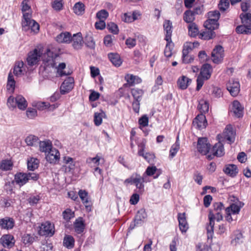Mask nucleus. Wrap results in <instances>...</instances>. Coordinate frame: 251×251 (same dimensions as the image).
I'll use <instances>...</instances> for the list:
<instances>
[{
  "label": "nucleus",
  "instance_id": "f3484780",
  "mask_svg": "<svg viewBox=\"0 0 251 251\" xmlns=\"http://www.w3.org/2000/svg\"><path fill=\"white\" fill-rule=\"evenodd\" d=\"M60 153L59 151L55 149H52L48 152L46 158L50 163H55L59 159Z\"/></svg>",
  "mask_w": 251,
  "mask_h": 251
},
{
  "label": "nucleus",
  "instance_id": "72a5a7b5",
  "mask_svg": "<svg viewBox=\"0 0 251 251\" xmlns=\"http://www.w3.org/2000/svg\"><path fill=\"white\" fill-rule=\"evenodd\" d=\"M108 58L111 63L115 66H120L122 62L120 56L117 53H110L108 54Z\"/></svg>",
  "mask_w": 251,
  "mask_h": 251
},
{
  "label": "nucleus",
  "instance_id": "f03ea898",
  "mask_svg": "<svg viewBox=\"0 0 251 251\" xmlns=\"http://www.w3.org/2000/svg\"><path fill=\"white\" fill-rule=\"evenodd\" d=\"M31 13H24L22 20V29L25 31L31 30L37 33L39 30V25L34 20L31 19Z\"/></svg>",
  "mask_w": 251,
  "mask_h": 251
},
{
  "label": "nucleus",
  "instance_id": "f257e3e1",
  "mask_svg": "<svg viewBox=\"0 0 251 251\" xmlns=\"http://www.w3.org/2000/svg\"><path fill=\"white\" fill-rule=\"evenodd\" d=\"M7 105L11 110L18 107L21 110H25L27 107L28 103L22 95H19L15 98L10 96L7 99Z\"/></svg>",
  "mask_w": 251,
  "mask_h": 251
},
{
  "label": "nucleus",
  "instance_id": "7ed1b4c3",
  "mask_svg": "<svg viewBox=\"0 0 251 251\" xmlns=\"http://www.w3.org/2000/svg\"><path fill=\"white\" fill-rule=\"evenodd\" d=\"M217 219V221H220L223 219L222 214L221 212H213L210 211L208 214L209 224L206 226V230L208 238L212 237L214 233V219Z\"/></svg>",
  "mask_w": 251,
  "mask_h": 251
},
{
  "label": "nucleus",
  "instance_id": "393cba45",
  "mask_svg": "<svg viewBox=\"0 0 251 251\" xmlns=\"http://www.w3.org/2000/svg\"><path fill=\"white\" fill-rule=\"evenodd\" d=\"M212 151L213 152V155L217 157H221L225 154V150L223 144L219 142L215 144L213 146Z\"/></svg>",
  "mask_w": 251,
  "mask_h": 251
},
{
  "label": "nucleus",
  "instance_id": "49530a36",
  "mask_svg": "<svg viewBox=\"0 0 251 251\" xmlns=\"http://www.w3.org/2000/svg\"><path fill=\"white\" fill-rule=\"evenodd\" d=\"M194 16L195 15L192 11L187 10L184 13L183 20L186 23L191 24L193 23V22L195 20Z\"/></svg>",
  "mask_w": 251,
  "mask_h": 251
},
{
  "label": "nucleus",
  "instance_id": "5701e85b",
  "mask_svg": "<svg viewBox=\"0 0 251 251\" xmlns=\"http://www.w3.org/2000/svg\"><path fill=\"white\" fill-rule=\"evenodd\" d=\"M243 205V203L239 201L238 203L237 202L232 203L225 209V211L226 212H230L232 214H238Z\"/></svg>",
  "mask_w": 251,
  "mask_h": 251
},
{
  "label": "nucleus",
  "instance_id": "680f3d73",
  "mask_svg": "<svg viewBox=\"0 0 251 251\" xmlns=\"http://www.w3.org/2000/svg\"><path fill=\"white\" fill-rule=\"evenodd\" d=\"M122 19L125 22L130 23L136 20L137 18H134V17L132 16L131 13H126L124 14L122 17Z\"/></svg>",
  "mask_w": 251,
  "mask_h": 251
},
{
  "label": "nucleus",
  "instance_id": "c9c22d12",
  "mask_svg": "<svg viewBox=\"0 0 251 251\" xmlns=\"http://www.w3.org/2000/svg\"><path fill=\"white\" fill-rule=\"evenodd\" d=\"M188 34L191 37H196L199 32L198 25L195 23L189 24L188 26Z\"/></svg>",
  "mask_w": 251,
  "mask_h": 251
},
{
  "label": "nucleus",
  "instance_id": "2f4dec72",
  "mask_svg": "<svg viewBox=\"0 0 251 251\" xmlns=\"http://www.w3.org/2000/svg\"><path fill=\"white\" fill-rule=\"evenodd\" d=\"M147 217V214L146 212L145 209L142 208L138 211L134 219L135 222L137 224H142L143 220Z\"/></svg>",
  "mask_w": 251,
  "mask_h": 251
},
{
  "label": "nucleus",
  "instance_id": "a211bd4d",
  "mask_svg": "<svg viewBox=\"0 0 251 251\" xmlns=\"http://www.w3.org/2000/svg\"><path fill=\"white\" fill-rule=\"evenodd\" d=\"M243 107L238 100H234L231 112L237 118L242 117L243 115Z\"/></svg>",
  "mask_w": 251,
  "mask_h": 251
},
{
  "label": "nucleus",
  "instance_id": "0e129e2a",
  "mask_svg": "<svg viewBox=\"0 0 251 251\" xmlns=\"http://www.w3.org/2000/svg\"><path fill=\"white\" fill-rule=\"evenodd\" d=\"M108 15H109V14H108V12L105 9L101 10L99 11V12H98L97 13V17L99 20H104V21L105 19H106L108 17Z\"/></svg>",
  "mask_w": 251,
  "mask_h": 251
},
{
  "label": "nucleus",
  "instance_id": "6e6552de",
  "mask_svg": "<svg viewBox=\"0 0 251 251\" xmlns=\"http://www.w3.org/2000/svg\"><path fill=\"white\" fill-rule=\"evenodd\" d=\"M71 42L72 46L74 49L78 50L82 48L84 41L81 32L74 34L72 37Z\"/></svg>",
  "mask_w": 251,
  "mask_h": 251
},
{
  "label": "nucleus",
  "instance_id": "f8f14e48",
  "mask_svg": "<svg viewBox=\"0 0 251 251\" xmlns=\"http://www.w3.org/2000/svg\"><path fill=\"white\" fill-rule=\"evenodd\" d=\"M147 179L146 178V175L141 176L140 175L136 174L134 176V178L133 180V184H135L136 188L141 191H143L144 189V183L147 182Z\"/></svg>",
  "mask_w": 251,
  "mask_h": 251
},
{
  "label": "nucleus",
  "instance_id": "a19ab883",
  "mask_svg": "<svg viewBox=\"0 0 251 251\" xmlns=\"http://www.w3.org/2000/svg\"><path fill=\"white\" fill-rule=\"evenodd\" d=\"M190 52L185 50L184 48L182 50V62L185 64L191 63L194 60V57L193 55H189Z\"/></svg>",
  "mask_w": 251,
  "mask_h": 251
},
{
  "label": "nucleus",
  "instance_id": "cd10ccee",
  "mask_svg": "<svg viewBox=\"0 0 251 251\" xmlns=\"http://www.w3.org/2000/svg\"><path fill=\"white\" fill-rule=\"evenodd\" d=\"M74 228L76 232L80 234L83 232L85 228L84 222L82 218L76 219L74 223Z\"/></svg>",
  "mask_w": 251,
  "mask_h": 251
},
{
  "label": "nucleus",
  "instance_id": "e2e57ef3",
  "mask_svg": "<svg viewBox=\"0 0 251 251\" xmlns=\"http://www.w3.org/2000/svg\"><path fill=\"white\" fill-rule=\"evenodd\" d=\"M229 5V3L227 0H221L218 4V8L221 11H225Z\"/></svg>",
  "mask_w": 251,
  "mask_h": 251
},
{
  "label": "nucleus",
  "instance_id": "dca6fc26",
  "mask_svg": "<svg viewBox=\"0 0 251 251\" xmlns=\"http://www.w3.org/2000/svg\"><path fill=\"white\" fill-rule=\"evenodd\" d=\"M141 149L138 151V154L139 156H142L148 161V163L151 164L153 162L155 158V155L153 153L149 152H144L145 145L144 143L141 144Z\"/></svg>",
  "mask_w": 251,
  "mask_h": 251
},
{
  "label": "nucleus",
  "instance_id": "aec40b11",
  "mask_svg": "<svg viewBox=\"0 0 251 251\" xmlns=\"http://www.w3.org/2000/svg\"><path fill=\"white\" fill-rule=\"evenodd\" d=\"M177 218L180 230L182 233L186 232L189 226L186 221L185 213H178Z\"/></svg>",
  "mask_w": 251,
  "mask_h": 251
},
{
  "label": "nucleus",
  "instance_id": "423d86ee",
  "mask_svg": "<svg viewBox=\"0 0 251 251\" xmlns=\"http://www.w3.org/2000/svg\"><path fill=\"white\" fill-rule=\"evenodd\" d=\"M54 233L53 225L49 222H46L41 224L39 230V234L41 236H52Z\"/></svg>",
  "mask_w": 251,
  "mask_h": 251
},
{
  "label": "nucleus",
  "instance_id": "338daca9",
  "mask_svg": "<svg viewBox=\"0 0 251 251\" xmlns=\"http://www.w3.org/2000/svg\"><path fill=\"white\" fill-rule=\"evenodd\" d=\"M179 149V144L177 141H176V143L173 145L170 151V155L172 157H174Z\"/></svg>",
  "mask_w": 251,
  "mask_h": 251
},
{
  "label": "nucleus",
  "instance_id": "39448f33",
  "mask_svg": "<svg viewBox=\"0 0 251 251\" xmlns=\"http://www.w3.org/2000/svg\"><path fill=\"white\" fill-rule=\"evenodd\" d=\"M212 61L215 64H220L223 62L224 57V50L221 45L215 47L211 52Z\"/></svg>",
  "mask_w": 251,
  "mask_h": 251
},
{
  "label": "nucleus",
  "instance_id": "f704fd0d",
  "mask_svg": "<svg viewBox=\"0 0 251 251\" xmlns=\"http://www.w3.org/2000/svg\"><path fill=\"white\" fill-rule=\"evenodd\" d=\"M243 236L242 233L239 230L235 232L234 237L231 241V244L234 246L240 244L243 242Z\"/></svg>",
  "mask_w": 251,
  "mask_h": 251
},
{
  "label": "nucleus",
  "instance_id": "0eeeda50",
  "mask_svg": "<svg viewBox=\"0 0 251 251\" xmlns=\"http://www.w3.org/2000/svg\"><path fill=\"white\" fill-rule=\"evenodd\" d=\"M210 144L207 138H199L198 141L197 149L199 152L203 155H206L210 149Z\"/></svg>",
  "mask_w": 251,
  "mask_h": 251
},
{
  "label": "nucleus",
  "instance_id": "13d9d810",
  "mask_svg": "<svg viewBox=\"0 0 251 251\" xmlns=\"http://www.w3.org/2000/svg\"><path fill=\"white\" fill-rule=\"evenodd\" d=\"M28 0H24L22 3V11L23 14L25 13H31V7L27 4Z\"/></svg>",
  "mask_w": 251,
  "mask_h": 251
},
{
  "label": "nucleus",
  "instance_id": "1a4fd4ad",
  "mask_svg": "<svg viewBox=\"0 0 251 251\" xmlns=\"http://www.w3.org/2000/svg\"><path fill=\"white\" fill-rule=\"evenodd\" d=\"M194 126L199 129H202L206 127L207 125L205 116L203 114L198 115L193 122Z\"/></svg>",
  "mask_w": 251,
  "mask_h": 251
},
{
  "label": "nucleus",
  "instance_id": "58836bf2",
  "mask_svg": "<svg viewBox=\"0 0 251 251\" xmlns=\"http://www.w3.org/2000/svg\"><path fill=\"white\" fill-rule=\"evenodd\" d=\"M39 161L35 158H31L27 162V169L29 171H34L39 166Z\"/></svg>",
  "mask_w": 251,
  "mask_h": 251
},
{
  "label": "nucleus",
  "instance_id": "9d476101",
  "mask_svg": "<svg viewBox=\"0 0 251 251\" xmlns=\"http://www.w3.org/2000/svg\"><path fill=\"white\" fill-rule=\"evenodd\" d=\"M74 87V78L69 77L65 80L60 87V93L65 95L69 93Z\"/></svg>",
  "mask_w": 251,
  "mask_h": 251
},
{
  "label": "nucleus",
  "instance_id": "ea45409f",
  "mask_svg": "<svg viewBox=\"0 0 251 251\" xmlns=\"http://www.w3.org/2000/svg\"><path fill=\"white\" fill-rule=\"evenodd\" d=\"M73 10L77 15H82L84 13L85 5L82 2H78L74 6Z\"/></svg>",
  "mask_w": 251,
  "mask_h": 251
},
{
  "label": "nucleus",
  "instance_id": "6e6d98bb",
  "mask_svg": "<svg viewBox=\"0 0 251 251\" xmlns=\"http://www.w3.org/2000/svg\"><path fill=\"white\" fill-rule=\"evenodd\" d=\"M215 32L209 30L205 32H203L201 34V38L204 40H207L213 38L215 36Z\"/></svg>",
  "mask_w": 251,
  "mask_h": 251
},
{
  "label": "nucleus",
  "instance_id": "603ef678",
  "mask_svg": "<svg viewBox=\"0 0 251 251\" xmlns=\"http://www.w3.org/2000/svg\"><path fill=\"white\" fill-rule=\"evenodd\" d=\"M74 239L70 235L65 237L63 241L64 245L68 249L72 248L74 245Z\"/></svg>",
  "mask_w": 251,
  "mask_h": 251
},
{
  "label": "nucleus",
  "instance_id": "052dcab7",
  "mask_svg": "<svg viewBox=\"0 0 251 251\" xmlns=\"http://www.w3.org/2000/svg\"><path fill=\"white\" fill-rule=\"evenodd\" d=\"M26 115L29 119H34L37 115V110L33 108H28L26 110Z\"/></svg>",
  "mask_w": 251,
  "mask_h": 251
},
{
  "label": "nucleus",
  "instance_id": "20e7f679",
  "mask_svg": "<svg viewBox=\"0 0 251 251\" xmlns=\"http://www.w3.org/2000/svg\"><path fill=\"white\" fill-rule=\"evenodd\" d=\"M42 54V51L38 49H35L32 51H29L26 58L27 64L31 66L37 64L40 60Z\"/></svg>",
  "mask_w": 251,
  "mask_h": 251
},
{
  "label": "nucleus",
  "instance_id": "79ce46f5",
  "mask_svg": "<svg viewBox=\"0 0 251 251\" xmlns=\"http://www.w3.org/2000/svg\"><path fill=\"white\" fill-rule=\"evenodd\" d=\"M39 148L41 151L46 153L52 149L51 143L49 141H40L39 143Z\"/></svg>",
  "mask_w": 251,
  "mask_h": 251
},
{
  "label": "nucleus",
  "instance_id": "864d4df0",
  "mask_svg": "<svg viewBox=\"0 0 251 251\" xmlns=\"http://www.w3.org/2000/svg\"><path fill=\"white\" fill-rule=\"evenodd\" d=\"M36 106L40 110H43L50 108H52V109L55 108L54 105H50L48 102H41L39 101L37 103Z\"/></svg>",
  "mask_w": 251,
  "mask_h": 251
},
{
  "label": "nucleus",
  "instance_id": "a18cd8bd",
  "mask_svg": "<svg viewBox=\"0 0 251 251\" xmlns=\"http://www.w3.org/2000/svg\"><path fill=\"white\" fill-rule=\"evenodd\" d=\"M35 240V237L29 234H25L22 237V242L26 246H29Z\"/></svg>",
  "mask_w": 251,
  "mask_h": 251
},
{
  "label": "nucleus",
  "instance_id": "7c9ffc66",
  "mask_svg": "<svg viewBox=\"0 0 251 251\" xmlns=\"http://www.w3.org/2000/svg\"><path fill=\"white\" fill-rule=\"evenodd\" d=\"M204 26L207 29L213 31L218 28L219 23L216 20L208 19L204 22Z\"/></svg>",
  "mask_w": 251,
  "mask_h": 251
},
{
  "label": "nucleus",
  "instance_id": "37998d69",
  "mask_svg": "<svg viewBox=\"0 0 251 251\" xmlns=\"http://www.w3.org/2000/svg\"><path fill=\"white\" fill-rule=\"evenodd\" d=\"M39 139L38 137L30 135L27 136L25 139V142L28 146H34L38 143Z\"/></svg>",
  "mask_w": 251,
  "mask_h": 251
},
{
  "label": "nucleus",
  "instance_id": "473e14b6",
  "mask_svg": "<svg viewBox=\"0 0 251 251\" xmlns=\"http://www.w3.org/2000/svg\"><path fill=\"white\" fill-rule=\"evenodd\" d=\"M78 195L86 208L88 209L91 204L90 202L88 200V193L85 190H80L78 192Z\"/></svg>",
  "mask_w": 251,
  "mask_h": 251
},
{
  "label": "nucleus",
  "instance_id": "e433bc0d",
  "mask_svg": "<svg viewBox=\"0 0 251 251\" xmlns=\"http://www.w3.org/2000/svg\"><path fill=\"white\" fill-rule=\"evenodd\" d=\"M236 31L238 33L249 34L251 33V26L246 24L237 26Z\"/></svg>",
  "mask_w": 251,
  "mask_h": 251
},
{
  "label": "nucleus",
  "instance_id": "ddd939ff",
  "mask_svg": "<svg viewBox=\"0 0 251 251\" xmlns=\"http://www.w3.org/2000/svg\"><path fill=\"white\" fill-rule=\"evenodd\" d=\"M15 225V221L12 218L5 217L0 219V226L2 229H11Z\"/></svg>",
  "mask_w": 251,
  "mask_h": 251
},
{
  "label": "nucleus",
  "instance_id": "09e8293b",
  "mask_svg": "<svg viewBox=\"0 0 251 251\" xmlns=\"http://www.w3.org/2000/svg\"><path fill=\"white\" fill-rule=\"evenodd\" d=\"M131 94L134 99V100H141V98L144 94V92L142 89L138 88H133L131 90Z\"/></svg>",
  "mask_w": 251,
  "mask_h": 251
},
{
  "label": "nucleus",
  "instance_id": "a878e982",
  "mask_svg": "<svg viewBox=\"0 0 251 251\" xmlns=\"http://www.w3.org/2000/svg\"><path fill=\"white\" fill-rule=\"evenodd\" d=\"M223 171L226 175L231 177H234L238 173L237 167L234 164L226 165Z\"/></svg>",
  "mask_w": 251,
  "mask_h": 251
},
{
  "label": "nucleus",
  "instance_id": "5fc2aeb1",
  "mask_svg": "<svg viewBox=\"0 0 251 251\" xmlns=\"http://www.w3.org/2000/svg\"><path fill=\"white\" fill-rule=\"evenodd\" d=\"M62 215L64 220L69 221L75 217V213L71 209L67 208L63 212Z\"/></svg>",
  "mask_w": 251,
  "mask_h": 251
},
{
  "label": "nucleus",
  "instance_id": "6ab92c4d",
  "mask_svg": "<svg viewBox=\"0 0 251 251\" xmlns=\"http://www.w3.org/2000/svg\"><path fill=\"white\" fill-rule=\"evenodd\" d=\"M125 78L127 82L124 84L125 87L132 86L135 84H139L142 82V79L140 77L131 74H127Z\"/></svg>",
  "mask_w": 251,
  "mask_h": 251
},
{
  "label": "nucleus",
  "instance_id": "b1692460",
  "mask_svg": "<svg viewBox=\"0 0 251 251\" xmlns=\"http://www.w3.org/2000/svg\"><path fill=\"white\" fill-rule=\"evenodd\" d=\"M211 66L208 63L204 64L201 68L199 75L205 78V79H208L211 75Z\"/></svg>",
  "mask_w": 251,
  "mask_h": 251
},
{
  "label": "nucleus",
  "instance_id": "c756f323",
  "mask_svg": "<svg viewBox=\"0 0 251 251\" xmlns=\"http://www.w3.org/2000/svg\"><path fill=\"white\" fill-rule=\"evenodd\" d=\"M191 79L188 78L185 76H182L177 80L178 87L181 90H185L187 88L189 83L191 82Z\"/></svg>",
  "mask_w": 251,
  "mask_h": 251
},
{
  "label": "nucleus",
  "instance_id": "774afa93",
  "mask_svg": "<svg viewBox=\"0 0 251 251\" xmlns=\"http://www.w3.org/2000/svg\"><path fill=\"white\" fill-rule=\"evenodd\" d=\"M107 28L109 30L114 34H117L119 32L118 26L114 23H110L108 24Z\"/></svg>",
  "mask_w": 251,
  "mask_h": 251
},
{
  "label": "nucleus",
  "instance_id": "9b49d317",
  "mask_svg": "<svg viewBox=\"0 0 251 251\" xmlns=\"http://www.w3.org/2000/svg\"><path fill=\"white\" fill-rule=\"evenodd\" d=\"M227 89L232 96H236L240 91L239 82L233 79L230 80L227 85Z\"/></svg>",
  "mask_w": 251,
  "mask_h": 251
},
{
  "label": "nucleus",
  "instance_id": "8fccbe9b",
  "mask_svg": "<svg viewBox=\"0 0 251 251\" xmlns=\"http://www.w3.org/2000/svg\"><path fill=\"white\" fill-rule=\"evenodd\" d=\"M240 17L242 24L251 25V13H242L240 14Z\"/></svg>",
  "mask_w": 251,
  "mask_h": 251
},
{
  "label": "nucleus",
  "instance_id": "412c9836",
  "mask_svg": "<svg viewBox=\"0 0 251 251\" xmlns=\"http://www.w3.org/2000/svg\"><path fill=\"white\" fill-rule=\"evenodd\" d=\"M14 180L17 184L22 186L28 181V179L26 173L19 172L15 175Z\"/></svg>",
  "mask_w": 251,
  "mask_h": 251
},
{
  "label": "nucleus",
  "instance_id": "2eb2a0df",
  "mask_svg": "<svg viewBox=\"0 0 251 251\" xmlns=\"http://www.w3.org/2000/svg\"><path fill=\"white\" fill-rule=\"evenodd\" d=\"M0 242L5 248H11L15 244L14 236L11 234L3 235L0 239Z\"/></svg>",
  "mask_w": 251,
  "mask_h": 251
},
{
  "label": "nucleus",
  "instance_id": "bf43d9fd",
  "mask_svg": "<svg viewBox=\"0 0 251 251\" xmlns=\"http://www.w3.org/2000/svg\"><path fill=\"white\" fill-rule=\"evenodd\" d=\"M157 171V168L155 166H149L147 167L143 175H146V178L147 176H152L154 175Z\"/></svg>",
  "mask_w": 251,
  "mask_h": 251
},
{
  "label": "nucleus",
  "instance_id": "4c0bfd02",
  "mask_svg": "<svg viewBox=\"0 0 251 251\" xmlns=\"http://www.w3.org/2000/svg\"><path fill=\"white\" fill-rule=\"evenodd\" d=\"M106 116L105 113L102 110H100V112H95L94 116V122L95 125L99 126L102 123V118Z\"/></svg>",
  "mask_w": 251,
  "mask_h": 251
},
{
  "label": "nucleus",
  "instance_id": "4d7b16f0",
  "mask_svg": "<svg viewBox=\"0 0 251 251\" xmlns=\"http://www.w3.org/2000/svg\"><path fill=\"white\" fill-rule=\"evenodd\" d=\"M208 19H212L218 21L220 17V13L218 10L209 11L207 13Z\"/></svg>",
  "mask_w": 251,
  "mask_h": 251
},
{
  "label": "nucleus",
  "instance_id": "c03bdc74",
  "mask_svg": "<svg viewBox=\"0 0 251 251\" xmlns=\"http://www.w3.org/2000/svg\"><path fill=\"white\" fill-rule=\"evenodd\" d=\"M198 109L201 114L208 112L209 109V103L208 101L203 100H200L199 105H198Z\"/></svg>",
  "mask_w": 251,
  "mask_h": 251
},
{
  "label": "nucleus",
  "instance_id": "bb28decb",
  "mask_svg": "<svg viewBox=\"0 0 251 251\" xmlns=\"http://www.w3.org/2000/svg\"><path fill=\"white\" fill-rule=\"evenodd\" d=\"M24 67V63L23 61L16 62L13 69L14 75L17 77H20L23 75L25 71L23 69Z\"/></svg>",
  "mask_w": 251,
  "mask_h": 251
},
{
  "label": "nucleus",
  "instance_id": "69168bd1",
  "mask_svg": "<svg viewBox=\"0 0 251 251\" xmlns=\"http://www.w3.org/2000/svg\"><path fill=\"white\" fill-rule=\"evenodd\" d=\"M211 95L214 98H219L222 97L223 93L222 90L220 88L217 87H213L212 88Z\"/></svg>",
  "mask_w": 251,
  "mask_h": 251
},
{
  "label": "nucleus",
  "instance_id": "4468645a",
  "mask_svg": "<svg viewBox=\"0 0 251 251\" xmlns=\"http://www.w3.org/2000/svg\"><path fill=\"white\" fill-rule=\"evenodd\" d=\"M225 137L229 144H231L234 142L236 133L231 125H227L224 132Z\"/></svg>",
  "mask_w": 251,
  "mask_h": 251
},
{
  "label": "nucleus",
  "instance_id": "c85d7f7f",
  "mask_svg": "<svg viewBox=\"0 0 251 251\" xmlns=\"http://www.w3.org/2000/svg\"><path fill=\"white\" fill-rule=\"evenodd\" d=\"M16 81L12 73L10 71L8 74L6 88L11 93H13L15 88Z\"/></svg>",
  "mask_w": 251,
  "mask_h": 251
},
{
  "label": "nucleus",
  "instance_id": "de8ad7c7",
  "mask_svg": "<svg viewBox=\"0 0 251 251\" xmlns=\"http://www.w3.org/2000/svg\"><path fill=\"white\" fill-rule=\"evenodd\" d=\"M13 163L10 160H3L0 163V169L8 171L12 169Z\"/></svg>",
  "mask_w": 251,
  "mask_h": 251
},
{
  "label": "nucleus",
  "instance_id": "3c124183",
  "mask_svg": "<svg viewBox=\"0 0 251 251\" xmlns=\"http://www.w3.org/2000/svg\"><path fill=\"white\" fill-rule=\"evenodd\" d=\"M85 41L86 46L90 48L94 49L95 47V43L93 40V38L91 34H87L85 37Z\"/></svg>",
  "mask_w": 251,
  "mask_h": 251
},
{
  "label": "nucleus",
  "instance_id": "4be33fe9",
  "mask_svg": "<svg viewBox=\"0 0 251 251\" xmlns=\"http://www.w3.org/2000/svg\"><path fill=\"white\" fill-rule=\"evenodd\" d=\"M163 27L166 31L165 40L168 43H171L172 42L171 36L172 33V25L171 21L165 20L163 24Z\"/></svg>",
  "mask_w": 251,
  "mask_h": 251
}]
</instances>
